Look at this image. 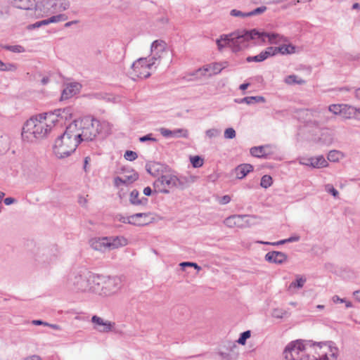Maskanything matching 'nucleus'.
Returning a JSON list of instances; mask_svg holds the SVG:
<instances>
[{"mask_svg":"<svg viewBox=\"0 0 360 360\" xmlns=\"http://www.w3.org/2000/svg\"><path fill=\"white\" fill-rule=\"evenodd\" d=\"M111 131V125L106 121H99V133H104L105 134H110Z\"/></svg>","mask_w":360,"mask_h":360,"instance_id":"4c0bfd02","label":"nucleus"},{"mask_svg":"<svg viewBox=\"0 0 360 360\" xmlns=\"http://www.w3.org/2000/svg\"><path fill=\"white\" fill-rule=\"evenodd\" d=\"M156 166H158V164L155 163V162H153V163H152V164H146V170H147V172H148V173H150V174H153V169H155V167Z\"/></svg>","mask_w":360,"mask_h":360,"instance_id":"338daca9","label":"nucleus"},{"mask_svg":"<svg viewBox=\"0 0 360 360\" xmlns=\"http://www.w3.org/2000/svg\"><path fill=\"white\" fill-rule=\"evenodd\" d=\"M3 48L13 53H23L25 51V48L20 45H6Z\"/></svg>","mask_w":360,"mask_h":360,"instance_id":"79ce46f5","label":"nucleus"},{"mask_svg":"<svg viewBox=\"0 0 360 360\" xmlns=\"http://www.w3.org/2000/svg\"><path fill=\"white\" fill-rule=\"evenodd\" d=\"M180 266L182 268H184L186 266H190V267H194L198 271H200L201 269V267L198 265V264L191 262H184L180 264Z\"/></svg>","mask_w":360,"mask_h":360,"instance_id":"13d9d810","label":"nucleus"},{"mask_svg":"<svg viewBox=\"0 0 360 360\" xmlns=\"http://www.w3.org/2000/svg\"><path fill=\"white\" fill-rule=\"evenodd\" d=\"M266 58L263 52H261L259 54L257 55V56H248L247 58H246V60L248 62V63H251V62H256V63H259V62H262L264 60H265Z\"/></svg>","mask_w":360,"mask_h":360,"instance_id":"a19ab883","label":"nucleus"},{"mask_svg":"<svg viewBox=\"0 0 360 360\" xmlns=\"http://www.w3.org/2000/svg\"><path fill=\"white\" fill-rule=\"evenodd\" d=\"M270 44H278L281 41V37L278 34L259 32L257 30H238L229 34H222L219 39L216 40L219 50L224 47H229L233 52L237 53L249 46L250 40H258L256 43L260 44L266 39Z\"/></svg>","mask_w":360,"mask_h":360,"instance_id":"f257e3e1","label":"nucleus"},{"mask_svg":"<svg viewBox=\"0 0 360 360\" xmlns=\"http://www.w3.org/2000/svg\"><path fill=\"white\" fill-rule=\"evenodd\" d=\"M328 165V161L323 155L316 157V167H326Z\"/></svg>","mask_w":360,"mask_h":360,"instance_id":"603ef678","label":"nucleus"},{"mask_svg":"<svg viewBox=\"0 0 360 360\" xmlns=\"http://www.w3.org/2000/svg\"><path fill=\"white\" fill-rule=\"evenodd\" d=\"M190 161L194 168H199L203 165L204 160L199 155L191 156Z\"/></svg>","mask_w":360,"mask_h":360,"instance_id":"e433bc0d","label":"nucleus"},{"mask_svg":"<svg viewBox=\"0 0 360 360\" xmlns=\"http://www.w3.org/2000/svg\"><path fill=\"white\" fill-rule=\"evenodd\" d=\"M172 136L188 138V131L187 129H176L172 130Z\"/></svg>","mask_w":360,"mask_h":360,"instance_id":"c03bdc74","label":"nucleus"},{"mask_svg":"<svg viewBox=\"0 0 360 360\" xmlns=\"http://www.w3.org/2000/svg\"><path fill=\"white\" fill-rule=\"evenodd\" d=\"M68 16L65 14H58L53 15L50 18L51 23H56L61 21H65L68 20Z\"/></svg>","mask_w":360,"mask_h":360,"instance_id":"8fccbe9b","label":"nucleus"},{"mask_svg":"<svg viewBox=\"0 0 360 360\" xmlns=\"http://www.w3.org/2000/svg\"><path fill=\"white\" fill-rule=\"evenodd\" d=\"M108 243L107 237L94 238L91 240V247L95 250L105 252L108 250Z\"/></svg>","mask_w":360,"mask_h":360,"instance_id":"412c9836","label":"nucleus"},{"mask_svg":"<svg viewBox=\"0 0 360 360\" xmlns=\"http://www.w3.org/2000/svg\"><path fill=\"white\" fill-rule=\"evenodd\" d=\"M124 157L127 160L133 161L138 158V155L136 152L132 150H127L124 155Z\"/></svg>","mask_w":360,"mask_h":360,"instance_id":"864d4df0","label":"nucleus"},{"mask_svg":"<svg viewBox=\"0 0 360 360\" xmlns=\"http://www.w3.org/2000/svg\"><path fill=\"white\" fill-rule=\"evenodd\" d=\"M91 276H96V274L91 272L77 274L74 276V278L72 279V284L78 290L92 292V286L94 284L91 281Z\"/></svg>","mask_w":360,"mask_h":360,"instance_id":"9b49d317","label":"nucleus"},{"mask_svg":"<svg viewBox=\"0 0 360 360\" xmlns=\"http://www.w3.org/2000/svg\"><path fill=\"white\" fill-rule=\"evenodd\" d=\"M148 216L147 213H136L129 217L118 216L117 219L124 224H133L135 226H143L147 224L146 221H135L138 218H146Z\"/></svg>","mask_w":360,"mask_h":360,"instance_id":"4468645a","label":"nucleus"},{"mask_svg":"<svg viewBox=\"0 0 360 360\" xmlns=\"http://www.w3.org/2000/svg\"><path fill=\"white\" fill-rule=\"evenodd\" d=\"M273 183L272 178L270 175H264L260 181V186L264 188H267L271 186Z\"/></svg>","mask_w":360,"mask_h":360,"instance_id":"58836bf2","label":"nucleus"},{"mask_svg":"<svg viewBox=\"0 0 360 360\" xmlns=\"http://www.w3.org/2000/svg\"><path fill=\"white\" fill-rule=\"evenodd\" d=\"M258 243L264 244V245H279L286 243L285 240H281L278 242L271 243V242H264V241H257Z\"/></svg>","mask_w":360,"mask_h":360,"instance_id":"69168bd1","label":"nucleus"},{"mask_svg":"<svg viewBox=\"0 0 360 360\" xmlns=\"http://www.w3.org/2000/svg\"><path fill=\"white\" fill-rule=\"evenodd\" d=\"M267 59L269 57L274 56L278 53V47L269 46L262 51Z\"/></svg>","mask_w":360,"mask_h":360,"instance_id":"37998d69","label":"nucleus"},{"mask_svg":"<svg viewBox=\"0 0 360 360\" xmlns=\"http://www.w3.org/2000/svg\"><path fill=\"white\" fill-rule=\"evenodd\" d=\"M123 179L125 181V185H129L136 181L139 179V174L137 172L132 170L130 174L124 175Z\"/></svg>","mask_w":360,"mask_h":360,"instance_id":"c9c22d12","label":"nucleus"},{"mask_svg":"<svg viewBox=\"0 0 360 360\" xmlns=\"http://www.w3.org/2000/svg\"><path fill=\"white\" fill-rule=\"evenodd\" d=\"M56 6L51 11V13H56L68 10L70 6V3L68 0H55Z\"/></svg>","mask_w":360,"mask_h":360,"instance_id":"cd10ccee","label":"nucleus"},{"mask_svg":"<svg viewBox=\"0 0 360 360\" xmlns=\"http://www.w3.org/2000/svg\"><path fill=\"white\" fill-rule=\"evenodd\" d=\"M54 6H56L55 0H43L39 2H37V6H35L34 8L36 10L43 11L44 13H51V11L53 9Z\"/></svg>","mask_w":360,"mask_h":360,"instance_id":"5701e85b","label":"nucleus"},{"mask_svg":"<svg viewBox=\"0 0 360 360\" xmlns=\"http://www.w3.org/2000/svg\"><path fill=\"white\" fill-rule=\"evenodd\" d=\"M295 277V281H292L287 288V291L291 295L295 293L297 290L301 289L307 281L306 278L303 276L296 275Z\"/></svg>","mask_w":360,"mask_h":360,"instance_id":"aec40b11","label":"nucleus"},{"mask_svg":"<svg viewBox=\"0 0 360 360\" xmlns=\"http://www.w3.org/2000/svg\"><path fill=\"white\" fill-rule=\"evenodd\" d=\"M155 65V62H149L147 58H140L134 62L131 65V70L134 77L146 79L150 76L149 70Z\"/></svg>","mask_w":360,"mask_h":360,"instance_id":"0eeeda50","label":"nucleus"},{"mask_svg":"<svg viewBox=\"0 0 360 360\" xmlns=\"http://www.w3.org/2000/svg\"><path fill=\"white\" fill-rule=\"evenodd\" d=\"M235 101L239 103H245L248 105H250L255 103H264L265 102V98L264 97L260 96H247L240 100H236Z\"/></svg>","mask_w":360,"mask_h":360,"instance_id":"c756f323","label":"nucleus"},{"mask_svg":"<svg viewBox=\"0 0 360 360\" xmlns=\"http://www.w3.org/2000/svg\"><path fill=\"white\" fill-rule=\"evenodd\" d=\"M269 146H255L250 148V154L256 158H266L269 154Z\"/></svg>","mask_w":360,"mask_h":360,"instance_id":"a878e982","label":"nucleus"},{"mask_svg":"<svg viewBox=\"0 0 360 360\" xmlns=\"http://www.w3.org/2000/svg\"><path fill=\"white\" fill-rule=\"evenodd\" d=\"M114 185L116 187H120L121 185H125V181H124L123 177L116 176L114 179Z\"/></svg>","mask_w":360,"mask_h":360,"instance_id":"e2e57ef3","label":"nucleus"},{"mask_svg":"<svg viewBox=\"0 0 360 360\" xmlns=\"http://www.w3.org/2000/svg\"><path fill=\"white\" fill-rule=\"evenodd\" d=\"M251 335L250 330H246L242 333L238 340V343L242 345H244L246 342L247 339H248Z\"/></svg>","mask_w":360,"mask_h":360,"instance_id":"49530a36","label":"nucleus"},{"mask_svg":"<svg viewBox=\"0 0 360 360\" xmlns=\"http://www.w3.org/2000/svg\"><path fill=\"white\" fill-rule=\"evenodd\" d=\"M72 108L67 107L65 108H58L54 111L45 112V114H47V119H49L51 122L53 124L58 123L63 124V122L65 123L66 121L70 120L72 118Z\"/></svg>","mask_w":360,"mask_h":360,"instance_id":"9d476101","label":"nucleus"},{"mask_svg":"<svg viewBox=\"0 0 360 360\" xmlns=\"http://www.w3.org/2000/svg\"><path fill=\"white\" fill-rule=\"evenodd\" d=\"M139 141L140 142H146L148 141L157 142L158 140L155 138L153 137L152 134H148L147 135L140 137Z\"/></svg>","mask_w":360,"mask_h":360,"instance_id":"052dcab7","label":"nucleus"},{"mask_svg":"<svg viewBox=\"0 0 360 360\" xmlns=\"http://www.w3.org/2000/svg\"><path fill=\"white\" fill-rule=\"evenodd\" d=\"M266 9H267V8L265 6L258 7V8L254 9L253 11L248 12V17L261 14V13H264V11H266Z\"/></svg>","mask_w":360,"mask_h":360,"instance_id":"5fc2aeb1","label":"nucleus"},{"mask_svg":"<svg viewBox=\"0 0 360 360\" xmlns=\"http://www.w3.org/2000/svg\"><path fill=\"white\" fill-rule=\"evenodd\" d=\"M319 347L316 360H336L338 356V349L333 345V342H316Z\"/></svg>","mask_w":360,"mask_h":360,"instance_id":"6e6552de","label":"nucleus"},{"mask_svg":"<svg viewBox=\"0 0 360 360\" xmlns=\"http://www.w3.org/2000/svg\"><path fill=\"white\" fill-rule=\"evenodd\" d=\"M287 255L283 252L271 251L265 255V260L269 263L282 264L287 260Z\"/></svg>","mask_w":360,"mask_h":360,"instance_id":"ddd939ff","label":"nucleus"},{"mask_svg":"<svg viewBox=\"0 0 360 360\" xmlns=\"http://www.w3.org/2000/svg\"><path fill=\"white\" fill-rule=\"evenodd\" d=\"M71 124H77L81 142L93 141L99 134V120L92 117L88 116L81 120H76Z\"/></svg>","mask_w":360,"mask_h":360,"instance_id":"423d86ee","label":"nucleus"},{"mask_svg":"<svg viewBox=\"0 0 360 360\" xmlns=\"http://www.w3.org/2000/svg\"><path fill=\"white\" fill-rule=\"evenodd\" d=\"M342 108V104H332L328 107V111L333 113L334 115L341 114Z\"/></svg>","mask_w":360,"mask_h":360,"instance_id":"a18cd8bd","label":"nucleus"},{"mask_svg":"<svg viewBox=\"0 0 360 360\" xmlns=\"http://www.w3.org/2000/svg\"><path fill=\"white\" fill-rule=\"evenodd\" d=\"M82 88V85L78 82L70 83L63 89L61 94V100L68 99L78 94Z\"/></svg>","mask_w":360,"mask_h":360,"instance_id":"dca6fc26","label":"nucleus"},{"mask_svg":"<svg viewBox=\"0 0 360 360\" xmlns=\"http://www.w3.org/2000/svg\"><path fill=\"white\" fill-rule=\"evenodd\" d=\"M295 49L296 47L292 44H283L278 46V52L282 55L294 53Z\"/></svg>","mask_w":360,"mask_h":360,"instance_id":"2f4dec72","label":"nucleus"},{"mask_svg":"<svg viewBox=\"0 0 360 360\" xmlns=\"http://www.w3.org/2000/svg\"><path fill=\"white\" fill-rule=\"evenodd\" d=\"M252 2L255 4H279L278 0H252Z\"/></svg>","mask_w":360,"mask_h":360,"instance_id":"bf43d9fd","label":"nucleus"},{"mask_svg":"<svg viewBox=\"0 0 360 360\" xmlns=\"http://www.w3.org/2000/svg\"><path fill=\"white\" fill-rule=\"evenodd\" d=\"M325 191L331 194L335 198H339V192L333 187L332 184H326L325 186Z\"/></svg>","mask_w":360,"mask_h":360,"instance_id":"09e8293b","label":"nucleus"},{"mask_svg":"<svg viewBox=\"0 0 360 360\" xmlns=\"http://www.w3.org/2000/svg\"><path fill=\"white\" fill-rule=\"evenodd\" d=\"M160 132L164 137L172 136V131L168 129L160 128Z\"/></svg>","mask_w":360,"mask_h":360,"instance_id":"0e129e2a","label":"nucleus"},{"mask_svg":"<svg viewBox=\"0 0 360 360\" xmlns=\"http://www.w3.org/2000/svg\"><path fill=\"white\" fill-rule=\"evenodd\" d=\"M151 53H152V56L150 58L149 62L154 61L156 63L157 60H160L162 55L158 54V53H155V52H151Z\"/></svg>","mask_w":360,"mask_h":360,"instance_id":"774afa93","label":"nucleus"},{"mask_svg":"<svg viewBox=\"0 0 360 360\" xmlns=\"http://www.w3.org/2000/svg\"><path fill=\"white\" fill-rule=\"evenodd\" d=\"M246 216L243 215H232L225 219L224 223L228 227L241 226L243 219Z\"/></svg>","mask_w":360,"mask_h":360,"instance_id":"b1692460","label":"nucleus"},{"mask_svg":"<svg viewBox=\"0 0 360 360\" xmlns=\"http://www.w3.org/2000/svg\"><path fill=\"white\" fill-rule=\"evenodd\" d=\"M224 137L226 139H232L236 137V131L230 127L227 128L224 131Z\"/></svg>","mask_w":360,"mask_h":360,"instance_id":"4d7b16f0","label":"nucleus"},{"mask_svg":"<svg viewBox=\"0 0 360 360\" xmlns=\"http://www.w3.org/2000/svg\"><path fill=\"white\" fill-rule=\"evenodd\" d=\"M56 257L55 254L51 253L49 248H42L38 250L36 254V260L41 264H49Z\"/></svg>","mask_w":360,"mask_h":360,"instance_id":"2eb2a0df","label":"nucleus"},{"mask_svg":"<svg viewBox=\"0 0 360 360\" xmlns=\"http://www.w3.org/2000/svg\"><path fill=\"white\" fill-rule=\"evenodd\" d=\"M17 67L13 63H5L0 60V70L1 71H15Z\"/></svg>","mask_w":360,"mask_h":360,"instance_id":"ea45409f","label":"nucleus"},{"mask_svg":"<svg viewBox=\"0 0 360 360\" xmlns=\"http://www.w3.org/2000/svg\"><path fill=\"white\" fill-rule=\"evenodd\" d=\"M176 181H175V186L174 187L177 188L180 190H184V189L186 188L189 185V181L186 177L178 178L176 176Z\"/></svg>","mask_w":360,"mask_h":360,"instance_id":"72a5a7b5","label":"nucleus"},{"mask_svg":"<svg viewBox=\"0 0 360 360\" xmlns=\"http://www.w3.org/2000/svg\"><path fill=\"white\" fill-rule=\"evenodd\" d=\"M76 124H70L55 141L53 153L58 158H64L75 151L81 142Z\"/></svg>","mask_w":360,"mask_h":360,"instance_id":"f03ea898","label":"nucleus"},{"mask_svg":"<svg viewBox=\"0 0 360 360\" xmlns=\"http://www.w3.org/2000/svg\"><path fill=\"white\" fill-rule=\"evenodd\" d=\"M300 163L303 165L309 166L312 168H315V163L314 162V159L312 158H300Z\"/></svg>","mask_w":360,"mask_h":360,"instance_id":"3c124183","label":"nucleus"},{"mask_svg":"<svg viewBox=\"0 0 360 360\" xmlns=\"http://www.w3.org/2000/svg\"><path fill=\"white\" fill-rule=\"evenodd\" d=\"M343 157L342 153L339 150H330L328 154V160L330 162H338Z\"/></svg>","mask_w":360,"mask_h":360,"instance_id":"f704fd0d","label":"nucleus"},{"mask_svg":"<svg viewBox=\"0 0 360 360\" xmlns=\"http://www.w3.org/2000/svg\"><path fill=\"white\" fill-rule=\"evenodd\" d=\"M285 311L282 309H276L272 312V316L275 318L281 319L283 317Z\"/></svg>","mask_w":360,"mask_h":360,"instance_id":"680f3d73","label":"nucleus"},{"mask_svg":"<svg viewBox=\"0 0 360 360\" xmlns=\"http://www.w3.org/2000/svg\"><path fill=\"white\" fill-rule=\"evenodd\" d=\"M220 134L221 130L215 128L207 129L205 131L206 136H207L209 139L216 138L219 136Z\"/></svg>","mask_w":360,"mask_h":360,"instance_id":"de8ad7c7","label":"nucleus"},{"mask_svg":"<svg viewBox=\"0 0 360 360\" xmlns=\"http://www.w3.org/2000/svg\"><path fill=\"white\" fill-rule=\"evenodd\" d=\"M285 82L288 84H303L305 83V81L301 78H299L295 75H290L287 76L285 79Z\"/></svg>","mask_w":360,"mask_h":360,"instance_id":"473e14b6","label":"nucleus"},{"mask_svg":"<svg viewBox=\"0 0 360 360\" xmlns=\"http://www.w3.org/2000/svg\"><path fill=\"white\" fill-rule=\"evenodd\" d=\"M176 176L164 174L158 177L153 183L155 192L167 194L175 186Z\"/></svg>","mask_w":360,"mask_h":360,"instance_id":"1a4fd4ad","label":"nucleus"},{"mask_svg":"<svg viewBox=\"0 0 360 360\" xmlns=\"http://www.w3.org/2000/svg\"><path fill=\"white\" fill-rule=\"evenodd\" d=\"M226 64L227 63L224 62L223 63H215L207 65L202 69V71L204 72L203 75H206L205 72H209L208 76L217 75L221 72V71L226 67ZM198 71H202V69H199Z\"/></svg>","mask_w":360,"mask_h":360,"instance_id":"a211bd4d","label":"nucleus"},{"mask_svg":"<svg viewBox=\"0 0 360 360\" xmlns=\"http://www.w3.org/2000/svg\"><path fill=\"white\" fill-rule=\"evenodd\" d=\"M230 15L233 17L245 18L248 17V13H243L236 9H232L230 11Z\"/></svg>","mask_w":360,"mask_h":360,"instance_id":"6e6d98bb","label":"nucleus"},{"mask_svg":"<svg viewBox=\"0 0 360 360\" xmlns=\"http://www.w3.org/2000/svg\"><path fill=\"white\" fill-rule=\"evenodd\" d=\"M340 115L345 119H351L356 117L355 114V107L347 104H342Z\"/></svg>","mask_w":360,"mask_h":360,"instance_id":"bb28decb","label":"nucleus"},{"mask_svg":"<svg viewBox=\"0 0 360 360\" xmlns=\"http://www.w3.org/2000/svg\"><path fill=\"white\" fill-rule=\"evenodd\" d=\"M108 250L117 249L127 245V240L124 236H110L107 237Z\"/></svg>","mask_w":360,"mask_h":360,"instance_id":"6ab92c4d","label":"nucleus"},{"mask_svg":"<svg viewBox=\"0 0 360 360\" xmlns=\"http://www.w3.org/2000/svg\"><path fill=\"white\" fill-rule=\"evenodd\" d=\"M139 192L136 189H134L130 193L129 201L131 204L134 205H146L148 204V198L143 197L139 198Z\"/></svg>","mask_w":360,"mask_h":360,"instance_id":"393cba45","label":"nucleus"},{"mask_svg":"<svg viewBox=\"0 0 360 360\" xmlns=\"http://www.w3.org/2000/svg\"><path fill=\"white\" fill-rule=\"evenodd\" d=\"M94 284L92 292L107 297L116 294L122 288V280L118 276L103 275L91 276Z\"/></svg>","mask_w":360,"mask_h":360,"instance_id":"20e7f679","label":"nucleus"},{"mask_svg":"<svg viewBox=\"0 0 360 360\" xmlns=\"http://www.w3.org/2000/svg\"><path fill=\"white\" fill-rule=\"evenodd\" d=\"M167 44L162 40H155L154 41L150 46L151 52L158 53V54L162 55L163 52L165 51Z\"/></svg>","mask_w":360,"mask_h":360,"instance_id":"c85d7f7f","label":"nucleus"},{"mask_svg":"<svg viewBox=\"0 0 360 360\" xmlns=\"http://www.w3.org/2000/svg\"><path fill=\"white\" fill-rule=\"evenodd\" d=\"M91 322L94 324V328L100 333H108L112 330L115 323L94 315L91 317Z\"/></svg>","mask_w":360,"mask_h":360,"instance_id":"f8f14e48","label":"nucleus"},{"mask_svg":"<svg viewBox=\"0 0 360 360\" xmlns=\"http://www.w3.org/2000/svg\"><path fill=\"white\" fill-rule=\"evenodd\" d=\"M333 136L328 130L323 131L319 138V142L322 145H330L333 142Z\"/></svg>","mask_w":360,"mask_h":360,"instance_id":"7c9ffc66","label":"nucleus"},{"mask_svg":"<svg viewBox=\"0 0 360 360\" xmlns=\"http://www.w3.org/2000/svg\"><path fill=\"white\" fill-rule=\"evenodd\" d=\"M8 1L13 6L23 10H31L37 6L35 0H8Z\"/></svg>","mask_w":360,"mask_h":360,"instance_id":"f3484780","label":"nucleus"},{"mask_svg":"<svg viewBox=\"0 0 360 360\" xmlns=\"http://www.w3.org/2000/svg\"><path fill=\"white\" fill-rule=\"evenodd\" d=\"M252 171H253V166L250 164H241L235 169L236 175L238 179H243Z\"/></svg>","mask_w":360,"mask_h":360,"instance_id":"4be33fe9","label":"nucleus"},{"mask_svg":"<svg viewBox=\"0 0 360 360\" xmlns=\"http://www.w3.org/2000/svg\"><path fill=\"white\" fill-rule=\"evenodd\" d=\"M314 342L297 340L289 343L283 351V356L285 360H314V356L311 357L308 354L309 349H311Z\"/></svg>","mask_w":360,"mask_h":360,"instance_id":"39448f33","label":"nucleus"},{"mask_svg":"<svg viewBox=\"0 0 360 360\" xmlns=\"http://www.w3.org/2000/svg\"><path fill=\"white\" fill-rule=\"evenodd\" d=\"M47 118V114L42 113L27 120L22 129V139L27 142H34L45 138L51 130V127L45 122Z\"/></svg>","mask_w":360,"mask_h":360,"instance_id":"7ed1b4c3","label":"nucleus"}]
</instances>
